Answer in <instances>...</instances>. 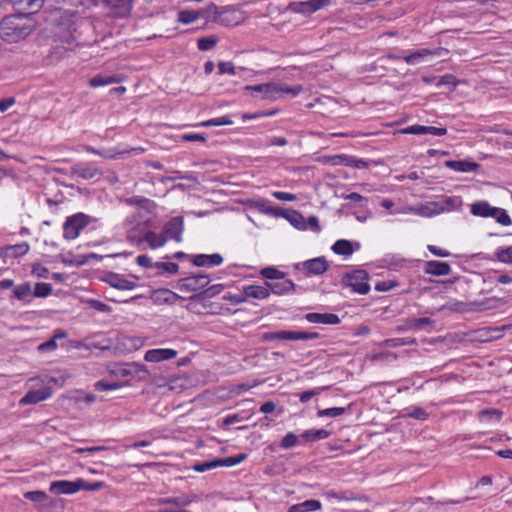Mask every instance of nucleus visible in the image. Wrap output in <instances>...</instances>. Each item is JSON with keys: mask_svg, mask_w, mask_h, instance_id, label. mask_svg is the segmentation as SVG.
<instances>
[{"mask_svg": "<svg viewBox=\"0 0 512 512\" xmlns=\"http://www.w3.org/2000/svg\"><path fill=\"white\" fill-rule=\"evenodd\" d=\"M32 14L20 11L4 17L0 22V37L7 42L15 43L29 36L35 29Z\"/></svg>", "mask_w": 512, "mask_h": 512, "instance_id": "obj_1", "label": "nucleus"}, {"mask_svg": "<svg viewBox=\"0 0 512 512\" xmlns=\"http://www.w3.org/2000/svg\"><path fill=\"white\" fill-rule=\"evenodd\" d=\"M76 14L70 11H58L52 19L54 36L65 50H73L76 44L74 32Z\"/></svg>", "mask_w": 512, "mask_h": 512, "instance_id": "obj_2", "label": "nucleus"}, {"mask_svg": "<svg viewBox=\"0 0 512 512\" xmlns=\"http://www.w3.org/2000/svg\"><path fill=\"white\" fill-rule=\"evenodd\" d=\"M245 90L261 94V98L264 100L275 101L280 98L282 94H290L292 97H296L303 91V87L301 85L289 87L281 81H272L253 86H245Z\"/></svg>", "mask_w": 512, "mask_h": 512, "instance_id": "obj_3", "label": "nucleus"}, {"mask_svg": "<svg viewBox=\"0 0 512 512\" xmlns=\"http://www.w3.org/2000/svg\"><path fill=\"white\" fill-rule=\"evenodd\" d=\"M470 212L473 216L477 217H492L503 226H509L512 223L505 209L493 207L487 201L474 202L470 206Z\"/></svg>", "mask_w": 512, "mask_h": 512, "instance_id": "obj_4", "label": "nucleus"}, {"mask_svg": "<svg viewBox=\"0 0 512 512\" xmlns=\"http://www.w3.org/2000/svg\"><path fill=\"white\" fill-rule=\"evenodd\" d=\"M148 221L144 224H138L135 228L128 231L127 238L129 241L140 244L143 241L146 242L151 249H157L163 247L167 240L164 234H156L152 231H148L144 234V236L140 235L142 229L147 226Z\"/></svg>", "mask_w": 512, "mask_h": 512, "instance_id": "obj_5", "label": "nucleus"}, {"mask_svg": "<svg viewBox=\"0 0 512 512\" xmlns=\"http://www.w3.org/2000/svg\"><path fill=\"white\" fill-rule=\"evenodd\" d=\"M369 275L365 270H354L345 274L342 283L354 292L365 295L370 291Z\"/></svg>", "mask_w": 512, "mask_h": 512, "instance_id": "obj_6", "label": "nucleus"}, {"mask_svg": "<svg viewBox=\"0 0 512 512\" xmlns=\"http://www.w3.org/2000/svg\"><path fill=\"white\" fill-rule=\"evenodd\" d=\"M90 223V217L84 213H77L71 217H68L63 225L64 237L68 240L76 239L80 231L88 226Z\"/></svg>", "mask_w": 512, "mask_h": 512, "instance_id": "obj_7", "label": "nucleus"}, {"mask_svg": "<svg viewBox=\"0 0 512 512\" xmlns=\"http://www.w3.org/2000/svg\"><path fill=\"white\" fill-rule=\"evenodd\" d=\"M446 55H448V50L446 48L440 47L435 49L423 48L404 56L390 54L388 57L390 59H403L407 64L415 65L429 56L444 57Z\"/></svg>", "mask_w": 512, "mask_h": 512, "instance_id": "obj_8", "label": "nucleus"}, {"mask_svg": "<svg viewBox=\"0 0 512 512\" xmlns=\"http://www.w3.org/2000/svg\"><path fill=\"white\" fill-rule=\"evenodd\" d=\"M210 283V277L205 273H198L178 280L176 288L181 292H197Z\"/></svg>", "mask_w": 512, "mask_h": 512, "instance_id": "obj_9", "label": "nucleus"}, {"mask_svg": "<svg viewBox=\"0 0 512 512\" xmlns=\"http://www.w3.org/2000/svg\"><path fill=\"white\" fill-rule=\"evenodd\" d=\"M82 478L75 481L59 480L50 483L49 490L56 494L71 495L81 490Z\"/></svg>", "mask_w": 512, "mask_h": 512, "instance_id": "obj_10", "label": "nucleus"}, {"mask_svg": "<svg viewBox=\"0 0 512 512\" xmlns=\"http://www.w3.org/2000/svg\"><path fill=\"white\" fill-rule=\"evenodd\" d=\"M184 229V222L182 217H174L169 220L163 227V234L167 239H173L176 242H181L182 233Z\"/></svg>", "mask_w": 512, "mask_h": 512, "instance_id": "obj_11", "label": "nucleus"}, {"mask_svg": "<svg viewBox=\"0 0 512 512\" xmlns=\"http://www.w3.org/2000/svg\"><path fill=\"white\" fill-rule=\"evenodd\" d=\"M52 389L50 387H44L38 390L28 391L19 401L21 406L37 404L41 401H45L52 396Z\"/></svg>", "mask_w": 512, "mask_h": 512, "instance_id": "obj_12", "label": "nucleus"}, {"mask_svg": "<svg viewBox=\"0 0 512 512\" xmlns=\"http://www.w3.org/2000/svg\"><path fill=\"white\" fill-rule=\"evenodd\" d=\"M108 285L118 290H133L136 288V283L127 279L124 275L109 272L103 279Z\"/></svg>", "mask_w": 512, "mask_h": 512, "instance_id": "obj_13", "label": "nucleus"}, {"mask_svg": "<svg viewBox=\"0 0 512 512\" xmlns=\"http://www.w3.org/2000/svg\"><path fill=\"white\" fill-rule=\"evenodd\" d=\"M106 7L115 17H127L132 10L133 0H104Z\"/></svg>", "mask_w": 512, "mask_h": 512, "instance_id": "obj_14", "label": "nucleus"}, {"mask_svg": "<svg viewBox=\"0 0 512 512\" xmlns=\"http://www.w3.org/2000/svg\"><path fill=\"white\" fill-rule=\"evenodd\" d=\"M408 211L422 217H432L443 213L445 206L442 202H428L418 208H409Z\"/></svg>", "mask_w": 512, "mask_h": 512, "instance_id": "obj_15", "label": "nucleus"}, {"mask_svg": "<svg viewBox=\"0 0 512 512\" xmlns=\"http://www.w3.org/2000/svg\"><path fill=\"white\" fill-rule=\"evenodd\" d=\"M405 134H414V135H423V134H431L435 136H443L446 135L447 129L443 127H434V126H424V125H412L403 129L402 131Z\"/></svg>", "mask_w": 512, "mask_h": 512, "instance_id": "obj_16", "label": "nucleus"}, {"mask_svg": "<svg viewBox=\"0 0 512 512\" xmlns=\"http://www.w3.org/2000/svg\"><path fill=\"white\" fill-rule=\"evenodd\" d=\"M72 175L81 177L85 180L93 179L102 174L101 170L93 165L77 163L71 167Z\"/></svg>", "mask_w": 512, "mask_h": 512, "instance_id": "obj_17", "label": "nucleus"}, {"mask_svg": "<svg viewBox=\"0 0 512 512\" xmlns=\"http://www.w3.org/2000/svg\"><path fill=\"white\" fill-rule=\"evenodd\" d=\"M177 351L170 348H158L146 351L144 359L147 362H160L173 359L177 356Z\"/></svg>", "mask_w": 512, "mask_h": 512, "instance_id": "obj_18", "label": "nucleus"}, {"mask_svg": "<svg viewBox=\"0 0 512 512\" xmlns=\"http://www.w3.org/2000/svg\"><path fill=\"white\" fill-rule=\"evenodd\" d=\"M117 373L123 377H138L144 379L148 374L146 367L139 363H128L118 368Z\"/></svg>", "mask_w": 512, "mask_h": 512, "instance_id": "obj_19", "label": "nucleus"}, {"mask_svg": "<svg viewBox=\"0 0 512 512\" xmlns=\"http://www.w3.org/2000/svg\"><path fill=\"white\" fill-rule=\"evenodd\" d=\"M24 497L36 504L39 510H49L53 506V500L49 498L46 492L41 490L28 491Z\"/></svg>", "mask_w": 512, "mask_h": 512, "instance_id": "obj_20", "label": "nucleus"}, {"mask_svg": "<svg viewBox=\"0 0 512 512\" xmlns=\"http://www.w3.org/2000/svg\"><path fill=\"white\" fill-rule=\"evenodd\" d=\"M193 265L197 267H215L223 263V257L218 254H197L192 257Z\"/></svg>", "mask_w": 512, "mask_h": 512, "instance_id": "obj_21", "label": "nucleus"}, {"mask_svg": "<svg viewBox=\"0 0 512 512\" xmlns=\"http://www.w3.org/2000/svg\"><path fill=\"white\" fill-rule=\"evenodd\" d=\"M424 272L428 275L446 276L450 274L451 267L447 262L430 260L425 263Z\"/></svg>", "mask_w": 512, "mask_h": 512, "instance_id": "obj_22", "label": "nucleus"}, {"mask_svg": "<svg viewBox=\"0 0 512 512\" xmlns=\"http://www.w3.org/2000/svg\"><path fill=\"white\" fill-rule=\"evenodd\" d=\"M45 0H12V6L26 14L37 13L44 4Z\"/></svg>", "mask_w": 512, "mask_h": 512, "instance_id": "obj_23", "label": "nucleus"}, {"mask_svg": "<svg viewBox=\"0 0 512 512\" xmlns=\"http://www.w3.org/2000/svg\"><path fill=\"white\" fill-rule=\"evenodd\" d=\"M302 265L306 270L307 275H320L326 272L328 269V264L323 257L307 260Z\"/></svg>", "mask_w": 512, "mask_h": 512, "instance_id": "obj_24", "label": "nucleus"}, {"mask_svg": "<svg viewBox=\"0 0 512 512\" xmlns=\"http://www.w3.org/2000/svg\"><path fill=\"white\" fill-rule=\"evenodd\" d=\"M268 286L269 292H272L277 295H283L290 292H296L297 286L288 279H281L274 283H265Z\"/></svg>", "mask_w": 512, "mask_h": 512, "instance_id": "obj_25", "label": "nucleus"}, {"mask_svg": "<svg viewBox=\"0 0 512 512\" xmlns=\"http://www.w3.org/2000/svg\"><path fill=\"white\" fill-rule=\"evenodd\" d=\"M305 319L310 323L336 325L340 323L338 315L333 313H308L305 315Z\"/></svg>", "mask_w": 512, "mask_h": 512, "instance_id": "obj_26", "label": "nucleus"}, {"mask_svg": "<svg viewBox=\"0 0 512 512\" xmlns=\"http://www.w3.org/2000/svg\"><path fill=\"white\" fill-rule=\"evenodd\" d=\"M445 165L458 172H474L479 168L478 163L466 160H449L446 161Z\"/></svg>", "mask_w": 512, "mask_h": 512, "instance_id": "obj_27", "label": "nucleus"}, {"mask_svg": "<svg viewBox=\"0 0 512 512\" xmlns=\"http://www.w3.org/2000/svg\"><path fill=\"white\" fill-rule=\"evenodd\" d=\"M322 504L319 500L309 499L289 507L288 512H312L320 510Z\"/></svg>", "mask_w": 512, "mask_h": 512, "instance_id": "obj_28", "label": "nucleus"}, {"mask_svg": "<svg viewBox=\"0 0 512 512\" xmlns=\"http://www.w3.org/2000/svg\"><path fill=\"white\" fill-rule=\"evenodd\" d=\"M243 292L245 296L255 298V299H266L269 297L270 292L268 286H257V285H249L243 287Z\"/></svg>", "mask_w": 512, "mask_h": 512, "instance_id": "obj_29", "label": "nucleus"}, {"mask_svg": "<svg viewBox=\"0 0 512 512\" xmlns=\"http://www.w3.org/2000/svg\"><path fill=\"white\" fill-rule=\"evenodd\" d=\"M14 296L23 303H30L33 298V290L29 283L17 285L13 290Z\"/></svg>", "mask_w": 512, "mask_h": 512, "instance_id": "obj_30", "label": "nucleus"}, {"mask_svg": "<svg viewBox=\"0 0 512 512\" xmlns=\"http://www.w3.org/2000/svg\"><path fill=\"white\" fill-rule=\"evenodd\" d=\"M126 203H128L129 205H137L140 208L144 209L149 214L154 213L156 209V204L154 201L142 196L130 197L126 200Z\"/></svg>", "mask_w": 512, "mask_h": 512, "instance_id": "obj_31", "label": "nucleus"}, {"mask_svg": "<svg viewBox=\"0 0 512 512\" xmlns=\"http://www.w3.org/2000/svg\"><path fill=\"white\" fill-rule=\"evenodd\" d=\"M195 500V497L182 495L178 497H166L157 499L159 505L187 506Z\"/></svg>", "mask_w": 512, "mask_h": 512, "instance_id": "obj_32", "label": "nucleus"}, {"mask_svg": "<svg viewBox=\"0 0 512 512\" xmlns=\"http://www.w3.org/2000/svg\"><path fill=\"white\" fill-rule=\"evenodd\" d=\"M119 82H120V78L116 75L99 74V75L92 77L89 80V85L91 87L97 88V87L107 86V85H111V84H115V83H119Z\"/></svg>", "mask_w": 512, "mask_h": 512, "instance_id": "obj_33", "label": "nucleus"}, {"mask_svg": "<svg viewBox=\"0 0 512 512\" xmlns=\"http://www.w3.org/2000/svg\"><path fill=\"white\" fill-rule=\"evenodd\" d=\"M264 341L290 340L294 341V331L281 330L275 332H265L262 335Z\"/></svg>", "mask_w": 512, "mask_h": 512, "instance_id": "obj_34", "label": "nucleus"}, {"mask_svg": "<svg viewBox=\"0 0 512 512\" xmlns=\"http://www.w3.org/2000/svg\"><path fill=\"white\" fill-rule=\"evenodd\" d=\"M331 432L325 429L308 430L301 434V438L306 441L314 442L318 440L327 439Z\"/></svg>", "mask_w": 512, "mask_h": 512, "instance_id": "obj_35", "label": "nucleus"}, {"mask_svg": "<svg viewBox=\"0 0 512 512\" xmlns=\"http://www.w3.org/2000/svg\"><path fill=\"white\" fill-rule=\"evenodd\" d=\"M332 250L335 254L343 256H350L353 253L351 242L345 239L337 240L333 244Z\"/></svg>", "mask_w": 512, "mask_h": 512, "instance_id": "obj_36", "label": "nucleus"}, {"mask_svg": "<svg viewBox=\"0 0 512 512\" xmlns=\"http://www.w3.org/2000/svg\"><path fill=\"white\" fill-rule=\"evenodd\" d=\"M154 296L157 301H163L165 303H174L176 299L180 298L178 294L168 289H159L155 291Z\"/></svg>", "mask_w": 512, "mask_h": 512, "instance_id": "obj_37", "label": "nucleus"}, {"mask_svg": "<svg viewBox=\"0 0 512 512\" xmlns=\"http://www.w3.org/2000/svg\"><path fill=\"white\" fill-rule=\"evenodd\" d=\"M495 258L504 264H512V246L501 247L495 251Z\"/></svg>", "mask_w": 512, "mask_h": 512, "instance_id": "obj_38", "label": "nucleus"}, {"mask_svg": "<svg viewBox=\"0 0 512 512\" xmlns=\"http://www.w3.org/2000/svg\"><path fill=\"white\" fill-rule=\"evenodd\" d=\"M199 19L197 10H182L178 13V20L183 24H190Z\"/></svg>", "mask_w": 512, "mask_h": 512, "instance_id": "obj_39", "label": "nucleus"}, {"mask_svg": "<svg viewBox=\"0 0 512 512\" xmlns=\"http://www.w3.org/2000/svg\"><path fill=\"white\" fill-rule=\"evenodd\" d=\"M29 244L27 242H23L20 244H16L13 246H8L6 248L7 255H12L14 257L22 256L28 253L29 251Z\"/></svg>", "mask_w": 512, "mask_h": 512, "instance_id": "obj_40", "label": "nucleus"}, {"mask_svg": "<svg viewBox=\"0 0 512 512\" xmlns=\"http://www.w3.org/2000/svg\"><path fill=\"white\" fill-rule=\"evenodd\" d=\"M404 416L414 418L417 420H426L429 416L427 411L421 407L406 408L404 410Z\"/></svg>", "mask_w": 512, "mask_h": 512, "instance_id": "obj_41", "label": "nucleus"}, {"mask_svg": "<svg viewBox=\"0 0 512 512\" xmlns=\"http://www.w3.org/2000/svg\"><path fill=\"white\" fill-rule=\"evenodd\" d=\"M221 466H222L221 459H215L212 461H205V462L197 463L193 466V470L196 472L202 473V472H205V471L217 468V467H221Z\"/></svg>", "mask_w": 512, "mask_h": 512, "instance_id": "obj_42", "label": "nucleus"}, {"mask_svg": "<svg viewBox=\"0 0 512 512\" xmlns=\"http://www.w3.org/2000/svg\"><path fill=\"white\" fill-rule=\"evenodd\" d=\"M199 13V19L205 21L215 20L217 15V7L211 4L203 9L197 10Z\"/></svg>", "mask_w": 512, "mask_h": 512, "instance_id": "obj_43", "label": "nucleus"}, {"mask_svg": "<svg viewBox=\"0 0 512 512\" xmlns=\"http://www.w3.org/2000/svg\"><path fill=\"white\" fill-rule=\"evenodd\" d=\"M52 285L49 283H36L33 290V297H47L52 292Z\"/></svg>", "mask_w": 512, "mask_h": 512, "instance_id": "obj_44", "label": "nucleus"}, {"mask_svg": "<svg viewBox=\"0 0 512 512\" xmlns=\"http://www.w3.org/2000/svg\"><path fill=\"white\" fill-rule=\"evenodd\" d=\"M434 320L428 317L412 318L407 321L408 327L411 329H422L425 325H432Z\"/></svg>", "mask_w": 512, "mask_h": 512, "instance_id": "obj_45", "label": "nucleus"}, {"mask_svg": "<svg viewBox=\"0 0 512 512\" xmlns=\"http://www.w3.org/2000/svg\"><path fill=\"white\" fill-rule=\"evenodd\" d=\"M457 85L458 81L452 74H445L441 76L436 84L437 87L447 86L450 90L455 89Z\"/></svg>", "mask_w": 512, "mask_h": 512, "instance_id": "obj_46", "label": "nucleus"}, {"mask_svg": "<svg viewBox=\"0 0 512 512\" xmlns=\"http://www.w3.org/2000/svg\"><path fill=\"white\" fill-rule=\"evenodd\" d=\"M260 274L264 278L271 279V280H281L284 278V273L282 271L277 270L276 268H273V267L263 268L260 271Z\"/></svg>", "mask_w": 512, "mask_h": 512, "instance_id": "obj_47", "label": "nucleus"}, {"mask_svg": "<svg viewBox=\"0 0 512 512\" xmlns=\"http://www.w3.org/2000/svg\"><path fill=\"white\" fill-rule=\"evenodd\" d=\"M346 412V408L343 407H332L322 409L317 412L318 417H338Z\"/></svg>", "mask_w": 512, "mask_h": 512, "instance_id": "obj_48", "label": "nucleus"}, {"mask_svg": "<svg viewBox=\"0 0 512 512\" xmlns=\"http://www.w3.org/2000/svg\"><path fill=\"white\" fill-rule=\"evenodd\" d=\"M94 387L97 391H110L121 388L122 384L120 382H109L106 380H101L96 382Z\"/></svg>", "mask_w": 512, "mask_h": 512, "instance_id": "obj_49", "label": "nucleus"}, {"mask_svg": "<svg viewBox=\"0 0 512 512\" xmlns=\"http://www.w3.org/2000/svg\"><path fill=\"white\" fill-rule=\"evenodd\" d=\"M232 124H233V121L231 120L230 117L223 116L220 118L209 119V120L203 121L201 123V126L210 127V126H225V125H232Z\"/></svg>", "mask_w": 512, "mask_h": 512, "instance_id": "obj_50", "label": "nucleus"}, {"mask_svg": "<svg viewBox=\"0 0 512 512\" xmlns=\"http://www.w3.org/2000/svg\"><path fill=\"white\" fill-rule=\"evenodd\" d=\"M288 220L297 229H306L305 220L301 213L293 211V213L288 217Z\"/></svg>", "mask_w": 512, "mask_h": 512, "instance_id": "obj_51", "label": "nucleus"}, {"mask_svg": "<svg viewBox=\"0 0 512 512\" xmlns=\"http://www.w3.org/2000/svg\"><path fill=\"white\" fill-rule=\"evenodd\" d=\"M246 458H247V455L241 453V454H237V455H234V456H231V457L223 458V459H221V463H222V466L230 467V466H234V465L240 464Z\"/></svg>", "mask_w": 512, "mask_h": 512, "instance_id": "obj_52", "label": "nucleus"}, {"mask_svg": "<svg viewBox=\"0 0 512 512\" xmlns=\"http://www.w3.org/2000/svg\"><path fill=\"white\" fill-rule=\"evenodd\" d=\"M415 343V339L408 340L406 338H392V339H386L383 341V345L389 346V347H398V346H404V345H410Z\"/></svg>", "mask_w": 512, "mask_h": 512, "instance_id": "obj_53", "label": "nucleus"}, {"mask_svg": "<svg viewBox=\"0 0 512 512\" xmlns=\"http://www.w3.org/2000/svg\"><path fill=\"white\" fill-rule=\"evenodd\" d=\"M124 154H126V152L115 151L113 149H98L96 155L106 159H119L122 158Z\"/></svg>", "mask_w": 512, "mask_h": 512, "instance_id": "obj_54", "label": "nucleus"}, {"mask_svg": "<svg viewBox=\"0 0 512 512\" xmlns=\"http://www.w3.org/2000/svg\"><path fill=\"white\" fill-rule=\"evenodd\" d=\"M216 44L215 37H203L198 40V48L201 51H208L212 49Z\"/></svg>", "mask_w": 512, "mask_h": 512, "instance_id": "obj_55", "label": "nucleus"}, {"mask_svg": "<svg viewBox=\"0 0 512 512\" xmlns=\"http://www.w3.org/2000/svg\"><path fill=\"white\" fill-rule=\"evenodd\" d=\"M328 387H318L316 389H313V390H307V391H304L300 394L299 396V400L302 402V403H307L312 397L316 396V395H319L322 391H324L325 389H327Z\"/></svg>", "mask_w": 512, "mask_h": 512, "instance_id": "obj_56", "label": "nucleus"}, {"mask_svg": "<svg viewBox=\"0 0 512 512\" xmlns=\"http://www.w3.org/2000/svg\"><path fill=\"white\" fill-rule=\"evenodd\" d=\"M297 441V436L294 433L289 432L282 438L280 445L282 448L288 449L294 447L297 444Z\"/></svg>", "mask_w": 512, "mask_h": 512, "instance_id": "obj_57", "label": "nucleus"}, {"mask_svg": "<svg viewBox=\"0 0 512 512\" xmlns=\"http://www.w3.org/2000/svg\"><path fill=\"white\" fill-rule=\"evenodd\" d=\"M327 497L329 498H336L338 500H345V501H352V500H356L357 497L354 496L353 493H348V492H342V493H338L336 491H328L326 493Z\"/></svg>", "mask_w": 512, "mask_h": 512, "instance_id": "obj_58", "label": "nucleus"}, {"mask_svg": "<svg viewBox=\"0 0 512 512\" xmlns=\"http://www.w3.org/2000/svg\"><path fill=\"white\" fill-rule=\"evenodd\" d=\"M89 305L91 308L99 311V312H102V313H109L111 312V307L109 305H107L106 303L102 302V301H99V300H96V299H90L88 301Z\"/></svg>", "mask_w": 512, "mask_h": 512, "instance_id": "obj_59", "label": "nucleus"}, {"mask_svg": "<svg viewBox=\"0 0 512 512\" xmlns=\"http://www.w3.org/2000/svg\"><path fill=\"white\" fill-rule=\"evenodd\" d=\"M155 267L158 269H163L170 274H175L179 270L178 264L173 262H157Z\"/></svg>", "mask_w": 512, "mask_h": 512, "instance_id": "obj_60", "label": "nucleus"}, {"mask_svg": "<svg viewBox=\"0 0 512 512\" xmlns=\"http://www.w3.org/2000/svg\"><path fill=\"white\" fill-rule=\"evenodd\" d=\"M319 334L316 332L294 331V341L297 340H312L318 338Z\"/></svg>", "mask_w": 512, "mask_h": 512, "instance_id": "obj_61", "label": "nucleus"}, {"mask_svg": "<svg viewBox=\"0 0 512 512\" xmlns=\"http://www.w3.org/2000/svg\"><path fill=\"white\" fill-rule=\"evenodd\" d=\"M396 286H397V283L395 281L386 280V281L378 282L375 286V289L380 292H386V291H390L391 289H393Z\"/></svg>", "mask_w": 512, "mask_h": 512, "instance_id": "obj_62", "label": "nucleus"}, {"mask_svg": "<svg viewBox=\"0 0 512 512\" xmlns=\"http://www.w3.org/2000/svg\"><path fill=\"white\" fill-rule=\"evenodd\" d=\"M273 197L279 201H294L296 200V195L288 192L283 191H275L272 193Z\"/></svg>", "mask_w": 512, "mask_h": 512, "instance_id": "obj_63", "label": "nucleus"}, {"mask_svg": "<svg viewBox=\"0 0 512 512\" xmlns=\"http://www.w3.org/2000/svg\"><path fill=\"white\" fill-rule=\"evenodd\" d=\"M218 68L220 74H235V67L232 62H219Z\"/></svg>", "mask_w": 512, "mask_h": 512, "instance_id": "obj_64", "label": "nucleus"}]
</instances>
